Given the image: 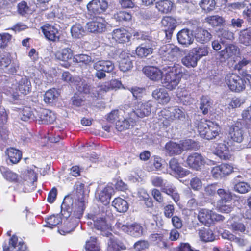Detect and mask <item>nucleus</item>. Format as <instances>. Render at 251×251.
I'll return each mask as SVG.
<instances>
[{"instance_id":"nucleus-55","label":"nucleus","mask_w":251,"mask_h":251,"mask_svg":"<svg viewBox=\"0 0 251 251\" xmlns=\"http://www.w3.org/2000/svg\"><path fill=\"white\" fill-rule=\"evenodd\" d=\"M205 20L206 22L212 26L221 25L224 22L223 18L219 15L209 16L206 18Z\"/></svg>"},{"instance_id":"nucleus-52","label":"nucleus","mask_w":251,"mask_h":251,"mask_svg":"<svg viewBox=\"0 0 251 251\" xmlns=\"http://www.w3.org/2000/svg\"><path fill=\"white\" fill-rule=\"evenodd\" d=\"M85 249L86 251H100V248L96 237H91L90 240L86 242Z\"/></svg>"},{"instance_id":"nucleus-28","label":"nucleus","mask_w":251,"mask_h":251,"mask_svg":"<svg viewBox=\"0 0 251 251\" xmlns=\"http://www.w3.org/2000/svg\"><path fill=\"white\" fill-rule=\"evenodd\" d=\"M73 57V51L69 48L62 49L61 51L55 53L56 59L64 62L62 64L63 66L67 67L70 65L68 61L71 60Z\"/></svg>"},{"instance_id":"nucleus-20","label":"nucleus","mask_w":251,"mask_h":251,"mask_svg":"<svg viewBox=\"0 0 251 251\" xmlns=\"http://www.w3.org/2000/svg\"><path fill=\"white\" fill-rule=\"evenodd\" d=\"M156 46V42L151 41L149 42H144L137 47L136 54L140 57H145L152 53L153 48Z\"/></svg>"},{"instance_id":"nucleus-35","label":"nucleus","mask_w":251,"mask_h":251,"mask_svg":"<svg viewBox=\"0 0 251 251\" xmlns=\"http://www.w3.org/2000/svg\"><path fill=\"white\" fill-rule=\"evenodd\" d=\"M162 24L167 27V28L164 29V32L166 38L170 39L176 27L174 20L170 17H166L162 20Z\"/></svg>"},{"instance_id":"nucleus-48","label":"nucleus","mask_w":251,"mask_h":251,"mask_svg":"<svg viewBox=\"0 0 251 251\" xmlns=\"http://www.w3.org/2000/svg\"><path fill=\"white\" fill-rule=\"evenodd\" d=\"M7 154L10 162L13 164L17 163L22 158L21 151L14 148L8 150Z\"/></svg>"},{"instance_id":"nucleus-6","label":"nucleus","mask_w":251,"mask_h":251,"mask_svg":"<svg viewBox=\"0 0 251 251\" xmlns=\"http://www.w3.org/2000/svg\"><path fill=\"white\" fill-rule=\"evenodd\" d=\"M106 25L104 18L96 16L92 21L87 23L86 28L88 31L91 33H102L106 30Z\"/></svg>"},{"instance_id":"nucleus-2","label":"nucleus","mask_w":251,"mask_h":251,"mask_svg":"<svg viewBox=\"0 0 251 251\" xmlns=\"http://www.w3.org/2000/svg\"><path fill=\"white\" fill-rule=\"evenodd\" d=\"M164 72L162 83L169 90L175 89L179 84L182 75V68L179 64L165 66L162 68Z\"/></svg>"},{"instance_id":"nucleus-11","label":"nucleus","mask_w":251,"mask_h":251,"mask_svg":"<svg viewBox=\"0 0 251 251\" xmlns=\"http://www.w3.org/2000/svg\"><path fill=\"white\" fill-rule=\"evenodd\" d=\"M218 216L212 211L207 209H201L198 213L199 221L207 226H210L214 221L217 220Z\"/></svg>"},{"instance_id":"nucleus-40","label":"nucleus","mask_w":251,"mask_h":251,"mask_svg":"<svg viewBox=\"0 0 251 251\" xmlns=\"http://www.w3.org/2000/svg\"><path fill=\"white\" fill-rule=\"evenodd\" d=\"M31 83L26 77L22 78L19 81L18 89L21 94L24 95L28 94L31 91Z\"/></svg>"},{"instance_id":"nucleus-18","label":"nucleus","mask_w":251,"mask_h":251,"mask_svg":"<svg viewBox=\"0 0 251 251\" xmlns=\"http://www.w3.org/2000/svg\"><path fill=\"white\" fill-rule=\"evenodd\" d=\"M238 52V49L237 46L229 44L216 54V58L220 59L221 62L225 61L226 59L236 56Z\"/></svg>"},{"instance_id":"nucleus-49","label":"nucleus","mask_w":251,"mask_h":251,"mask_svg":"<svg viewBox=\"0 0 251 251\" xmlns=\"http://www.w3.org/2000/svg\"><path fill=\"white\" fill-rule=\"evenodd\" d=\"M198 60H200L203 56L208 55L209 53V48L206 46H201L194 48L191 50Z\"/></svg>"},{"instance_id":"nucleus-34","label":"nucleus","mask_w":251,"mask_h":251,"mask_svg":"<svg viewBox=\"0 0 251 251\" xmlns=\"http://www.w3.org/2000/svg\"><path fill=\"white\" fill-rule=\"evenodd\" d=\"M166 152L170 155L180 154L182 151L180 144L170 141L166 143L165 147Z\"/></svg>"},{"instance_id":"nucleus-17","label":"nucleus","mask_w":251,"mask_h":251,"mask_svg":"<svg viewBox=\"0 0 251 251\" xmlns=\"http://www.w3.org/2000/svg\"><path fill=\"white\" fill-rule=\"evenodd\" d=\"M93 220L95 228L100 231L102 236L106 237L112 236V233L109 230V226L104 218L96 216L94 217Z\"/></svg>"},{"instance_id":"nucleus-10","label":"nucleus","mask_w":251,"mask_h":251,"mask_svg":"<svg viewBox=\"0 0 251 251\" xmlns=\"http://www.w3.org/2000/svg\"><path fill=\"white\" fill-rule=\"evenodd\" d=\"M3 251H29L26 245L22 241H18L17 236L13 235L9 239V244L3 245Z\"/></svg>"},{"instance_id":"nucleus-7","label":"nucleus","mask_w":251,"mask_h":251,"mask_svg":"<svg viewBox=\"0 0 251 251\" xmlns=\"http://www.w3.org/2000/svg\"><path fill=\"white\" fill-rule=\"evenodd\" d=\"M118 226L121 230L134 237H140L144 235L143 227L137 223L126 225L119 223Z\"/></svg>"},{"instance_id":"nucleus-26","label":"nucleus","mask_w":251,"mask_h":251,"mask_svg":"<svg viewBox=\"0 0 251 251\" xmlns=\"http://www.w3.org/2000/svg\"><path fill=\"white\" fill-rule=\"evenodd\" d=\"M193 34L196 41L201 44L208 42L212 37L210 32L202 28H198L194 31Z\"/></svg>"},{"instance_id":"nucleus-47","label":"nucleus","mask_w":251,"mask_h":251,"mask_svg":"<svg viewBox=\"0 0 251 251\" xmlns=\"http://www.w3.org/2000/svg\"><path fill=\"white\" fill-rule=\"evenodd\" d=\"M155 6L161 12L168 13L172 10V3L168 0H160L156 2Z\"/></svg>"},{"instance_id":"nucleus-5","label":"nucleus","mask_w":251,"mask_h":251,"mask_svg":"<svg viewBox=\"0 0 251 251\" xmlns=\"http://www.w3.org/2000/svg\"><path fill=\"white\" fill-rule=\"evenodd\" d=\"M225 81L228 87L232 91L239 92L245 88L244 81L235 74H227L225 77Z\"/></svg>"},{"instance_id":"nucleus-14","label":"nucleus","mask_w":251,"mask_h":251,"mask_svg":"<svg viewBox=\"0 0 251 251\" xmlns=\"http://www.w3.org/2000/svg\"><path fill=\"white\" fill-rule=\"evenodd\" d=\"M193 37V32L188 28L182 29L177 34L178 43L185 47H188L192 44L194 41Z\"/></svg>"},{"instance_id":"nucleus-12","label":"nucleus","mask_w":251,"mask_h":251,"mask_svg":"<svg viewBox=\"0 0 251 251\" xmlns=\"http://www.w3.org/2000/svg\"><path fill=\"white\" fill-rule=\"evenodd\" d=\"M186 163L190 168L199 170L204 166L205 161L204 158L201 154L195 152L188 156Z\"/></svg>"},{"instance_id":"nucleus-24","label":"nucleus","mask_w":251,"mask_h":251,"mask_svg":"<svg viewBox=\"0 0 251 251\" xmlns=\"http://www.w3.org/2000/svg\"><path fill=\"white\" fill-rule=\"evenodd\" d=\"M143 72L145 75L150 79L156 81L162 78L164 74L163 70L161 71L158 68L153 66L144 67Z\"/></svg>"},{"instance_id":"nucleus-31","label":"nucleus","mask_w":251,"mask_h":251,"mask_svg":"<svg viewBox=\"0 0 251 251\" xmlns=\"http://www.w3.org/2000/svg\"><path fill=\"white\" fill-rule=\"evenodd\" d=\"M162 192L171 196L176 203H177L180 199L179 194L177 193L176 188L172 184L166 182L162 188Z\"/></svg>"},{"instance_id":"nucleus-41","label":"nucleus","mask_w":251,"mask_h":251,"mask_svg":"<svg viewBox=\"0 0 251 251\" xmlns=\"http://www.w3.org/2000/svg\"><path fill=\"white\" fill-rule=\"evenodd\" d=\"M199 234L201 240L204 242H212L215 239L213 231L209 227L200 229Z\"/></svg>"},{"instance_id":"nucleus-33","label":"nucleus","mask_w":251,"mask_h":251,"mask_svg":"<svg viewBox=\"0 0 251 251\" xmlns=\"http://www.w3.org/2000/svg\"><path fill=\"white\" fill-rule=\"evenodd\" d=\"M75 84L77 90L81 93L89 94L91 91V85L85 80L79 77H75Z\"/></svg>"},{"instance_id":"nucleus-50","label":"nucleus","mask_w":251,"mask_h":251,"mask_svg":"<svg viewBox=\"0 0 251 251\" xmlns=\"http://www.w3.org/2000/svg\"><path fill=\"white\" fill-rule=\"evenodd\" d=\"M169 168L171 171L178 175H183L184 171L180 166L177 160L175 158H172L169 162Z\"/></svg>"},{"instance_id":"nucleus-13","label":"nucleus","mask_w":251,"mask_h":251,"mask_svg":"<svg viewBox=\"0 0 251 251\" xmlns=\"http://www.w3.org/2000/svg\"><path fill=\"white\" fill-rule=\"evenodd\" d=\"M114 194V190L112 186L107 185L100 191H97L96 193V198L104 205L109 203L112 195Z\"/></svg>"},{"instance_id":"nucleus-46","label":"nucleus","mask_w":251,"mask_h":251,"mask_svg":"<svg viewBox=\"0 0 251 251\" xmlns=\"http://www.w3.org/2000/svg\"><path fill=\"white\" fill-rule=\"evenodd\" d=\"M131 37H133V39L139 41H144L145 42H149L151 41H154L152 38L149 35L147 32L143 31H133L131 33Z\"/></svg>"},{"instance_id":"nucleus-22","label":"nucleus","mask_w":251,"mask_h":251,"mask_svg":"<svg viewBox=\"0 0 251 251\" xmlns=\"http://www.w3.org/2000/svg\"><path fill=\"white\" fill-rule=\"evenodd\" d=\"M41 30L46 39L56 42L59 40L58 30L54 26L47 24L41 27Z\"/></svg>"},{"instance_id":"nucleus-63","label":"nucleus","mask_w":251,"mask_h":251,"mask_svg":"<svg viewBox=\"0 0 251 251\" xmlns=\"http://www.w3.org/2000/svg\"><path fill=\"white\" fill-rule=\"evenodd\" d=\"M75 59L77 62H82L85 64H89L94 61L91 56L84 54L76 55Z\"/></svg>"},{"instance_id":"nucleus-61","label":"nucleus","mask_w":251,"mask_h":251,"mask_svg":"<svg viewBox=\"0 0 251 251\" xmlns=\"http://www.w3.org/2000/svg\"><path fill=\"white\" fill-rule=\"evenodd\" d=\"M11 39L12 36L8 33H0V49L7 47Z\"/></svg>"},{"instance_id":"nucleus-54","label":"nucleus","mask_w":251,"mask_h":251,"mask_svg":"<svg viewBox=\"0 0 251 251\" xmlns=\"http://www.w3.org/2000/svg\"><path fill=\"white\" fill-rule=\"evenodd\" d=\"M58 93L55 89H50L44 94V100L46 103H51L58 97Z\"/></svg>"},{"instance_id":"nucleus-30","label":"nucleus","mask_w":251,"mask_h":251,"mask_svg":"<svg viewBox=\"0 0 251 251\" xmlns=\"http://www.w3.org/2000/svg\"><path fill=\"white\" fill-rule=\"evenodd\" d=\"M134 122L131 118H126L122 116L116 122V128L119 131L129 129L132 126Z\"/></svg>"},{"instance_id":"nucleus-23","label":"nucleus","mask_w":251,"mask_h":251,"mask_svg":"<svg viewBox=\"0 0 251 251\" xmlns=\"http://www.w3.org/2000/svg\"><path fill=\"white\" fill-rule=\"evenodd\" d=\"M153 98L162 105L167 104L170 100V97L164 88H157L152 92Z\"/></svg>"},{"instance_id":"nucleus-44","label":"nucleus","mask_w":251,"mask_h":251,"mask_svg":"<svg viewBox=\"0 0 251 251\" xmlns=\"http://www.w3.org/2000/svg\"><path fill=\"white\" fill-rule=\"evenodd\" d=\"M212 105V101L207 96H202L200 100V109L204 115L207 114Z\"/></svg>"},{"instance_id":"nucleus-1","label":"nucleus","mask_w":251,"mask_h":251,"mask_svg":"<svg viewBox=\"0 0 251 251\" xmlns=\"http://www.w3.org/2000/svg\"><path fill=\"white\" fill-rule=\"evenodd\" d=\"M74 206L73 200L70 196H66L61 205V215L65 219L64 232L70 233L78 226L84 209Z\"/></svg>"},{"instance_id":"nucleus-51","label":"nucleus","mask_w":251,"mask_h":251,"mask_svg":"<svg viewBox=\"0 0 251 251\" xmlns=\"http://www.w3.org/2000/svg\"><path fill=\"white\" fill-rule=\"evenodd\" d=\"M72 36L75 38H81L85 33V30L81 25L76 24L71 29Z\"/></svg>"},{"instance_id":"nucleus-16","label":"nucleus","mask_w":251,"mask_h":251,"mask_svg":"<svg viewBox=\"0 0 251 251\" xmlns=\"http://www.w3.org/2000/svg\"><path fill=\"white\" fill-rule=\"evenodd\" d=\"M162 116L165 118L168 117L172 120H179L183 121L185 119L184 112L178 107H170L168 109H164L161 111Z\"/></svg>"},{"instance_id":"nucleus-4","label":"nucleus","mask_w":251,"mask_h":251,"mask_svg":"<svg viewBox=\"0 0 251 251\" xmlns=\"http://www.w3.org/2000/svg\"><path fill=\"white\" fill-rule=\"evenodd\" d=\"M180 51L179 48L174 44H168L163 45L160 48L158 54L162 60L173 61L176 60Z\"/></svg>"},{"instance_id":"nucleus-64","label":"nucleus","mask_w":251,"mask_h":251,"mask_svg":"<svg viewBox=\"0 0 251 251\" xmlns=\"http://www.w3.org/2000/svg\"><path fill=\"white\" fill-rule=\"evenodd\" d=\"M242 116L243 121L241 122L243 125L245 126L246 123H251L250 122L251 121V106L243 111Z\"/></svg>"},{"instance_id":"nucleus-53","label":"nucleus","mask_w":251,"mask_h":251,"mask_svg":"<svg viewBox=\"0 0 251 251\" xmlns=\"http://www.w3.org/2000/svg\"><path fill=\"white\" fill-rule=\"evenodd\" d=\"M62 221V219L59 214L53 215L47 219V225L45 226L53 228L54 227L59 224Z\"/></svg>"},{"instance_id":"nucleus-62","label":"nucleus","mask_w":251,"mask_h":251,"mask_svg":"<svg viewBox=\"0 0 251 251\" xmlns=\"http://www.w3.org/2000/svg\"><path fill=\"white\" fill-rule=\"evenodd\" d=\"M2 173L4 177L7 180L15 182H19L20 177L10 170H6L5 172Z\"/></svg>"},{"instance_id":"nucleus-60","label":"nucleus","mask_w":251,"mask_h":251,"mask_svg":"<svg viewBox=\"0 0 251 251\" xmlns=\"http://www.w3.org/2000/svg\"><path fill=\"white\" fill-rule=\"evenodd\" d=\"M217 192L221 199V201L220 203L228 202L232 200L231 194L228 191L223 189H218Z\"/></svg>"},{"instance_id":"nucleus-15","label":"nucleus","mask_w":251,"mask_h":251,"mask_svg":"<svg viewBox=\"0 0 251 251\" xmlns=\"http://www.w3.org/2000/svg\"><path fill=\"white\" fill-rule=\"evenodd\" d=\"M154 104L152 100H149L146 102H138L135 106L134 113L138 117L143 118L148 116L151 112V108Z\"/></svg>"},{"instance_id":"nucleus-38","label":"nucleus","mask_w":251,"mask_h":251,"mask_svg":"<svg viewBox=\"0 0 251 251\" xmlns=\"http://www.w3.org/2000/svg\"><path fill=\"white\" fill-rule=\"evenodd\" d=\"M112 206L119 212H125L129 207L127 202L120 197H117L113 200Z\"/></svg>"},{"instance_id":"nucleus-45","label":"nucleus","mask_w":251,"mask_h":251,"mask_svg":"<svg viewBox=\"0 0 251 251\" xmlns=\"http://www.w3.org/2000/svg\"><path fill=\"white\" fill-rule=\"evenodd\" d=\"M199 5L205 13H209L215 9L216 2L215 0H201Z\"/></svg>"},{"instance_id":"nucleus-43","label":"nucleus","mask_w":251,"mask_h":251,"mask_svg":"<svg viewBox=\"0 0 251 251\" xmlns=\"http://www.w3.org/2000/svg\"><path fill=\"white\" fill-rule=\"evenodd\" d=\"M113 18L119 23L129 22L132 19L130 13L126 11H119L113 15Z\"/></svg>"},{"instance_id":"nucleus-32","label":"nucleus","mask_w":251,"mask_h":251,"mask_svg":"<svg viewBox=\"0 0 251 251\" xmlns=\"http://www.w3.org/2000/svg\"><path fill=\"white\" fill-rule=\"evenodd\" d=\"M95 70H102L105 72H112L115 66L114 63L110 60H100L95 62L93 65Z\"/></svg>"},{"instance_id":"nucleus-21","label":"nucleus","mask_w":251,"mask_h":251,"mask_svg":"<svg viewBox=\"0 0 251 251\" xmlns=\"http://www.w3.org/2000/svg\"><path fill=\"white\" fill-rule=\"evenodd\" d=\"M112 37L119 43L125 44L130 42L131 35L124 28H117L113 31Z\"/></svg>"},{"instance_id":"nucleus-58","label":"nucleus","mask_w":251,"mask_h":251,"mask_svg":"<svg viewBox=\"0 0 251 251\" xmlns=\"http://www.w3.org/2000/svg\"><path fill=\"white\" fill-rule=\"evenodd\" d=\"M150 247V243L145 240H140L136 242L133 248L135 251H144Z\"/></svg>"},{"instance_id":"nucleus-25","label":"nucleus","mask_w":251,"mask_h":251,"mask_svg":"<svg viewBox=\"0 0 251 251\" xmlns=\"http://www.w3.org/2000/svg\"><path fill=\"white\" fill-rule=\"evenodd\" d=\"M119 68L123 72L130 70L133 66L129 54L125 51H122L119 54Z\"/></svg>"},{"instance_id":"nucleus-57","label":"nucleus","mask_w":251,"mask_h":251,"mask_svg":"<svg viewBox=\"0 0 251 251\" xmlns=\"http://www.w3.org/2000/svg\"><path fill=\"white\" fill-rule=\"evenodd\" d=\"M183 150H196L198 148V144L191 139H187L181 141L180 143Z\"/></svg>"},{"instance_id":"nucleus-8","label":"nucleus","mask_w":251,"mask_h":251,"mask_svg":"<svg viewBox=\"0 0 251 251\" xmlns=\"http://www.w3.org/2000/svg\"><path fill=\"white\" fill-rule=\"evenodd\" d=\"M90 14L97 15L102 13L108 7V2L105 0H92L87 5Z\"/></svg>"},{"instance_id":"nucleus-3","label":"nucleus","mask_w":251,"mask_h":251,"mask_svg":"<svg viewBox=\"0 0 251 251\" xmlns=\"http://www.w3.org/2000/svg\"><path fill=\"white\" fill-rule=\"evenodd\" d=\"M195 123L201 137L212 140L219 136L220 128L217 124L205 119L197 120Z\"/></svg>"},{"instance_id":"nucleus-9","label":"nucleus","mask_w":251,"mask_h":251,"mask_svg":"<svg viewBox=\"0 0 251 251\" xmlns=\"http://www.w3.org/2000/svg\"><path fill=\"white\" fill-rule=\"evenodd\" d=\"M243 126L241 122L237 121L230 127L229 135L234 142L240 143L243 141L244 132L243 130Z\"/></svg>"},{"instance_id":"nucleus-56","label":"nucleus","mask_w":251,"mask_h":251,"mask_svg":"<svg viewBox=\"0 0 251 251\" xmlns=\"http://www.w3.org/2000/svg\"><path fill=\"white\" fill-rule=\"evenodd\" d=\"M21 119L24 121H27L30 119H34V114L30 107L24 108L19 113Z\"/></svg>"},{"instance_id":"nucleus-42","label":"nucleus","mask_w":251,"mask_h":251,"mask_svg":"<svg viewBox=\"0 0 251 251\" xmlns=\"http://www.w3.org/2000/svg\"><path fill=\"white\" fill-rule=\"evenodd\" d=\"M149 239L160 248H167L168 245L163 240V235L159 233H153L150 235Z\"/></svg>"},{"instance_id":"nucleus-27","label":"nucleus","mask_w":251,"mask_h":251,"mask_svg":"<svg viewBox=\"0 0 251 251\" xmlns=\"http://www.w3.org/2000/svg\"><path fill=\"white\" fill-rule=\"evenodd\" d=\"M38 116L39 121L45 124H51L56 119L55 115L52 112L46 109H41L38 111Z\"/></svg>"},{"instance_id":"nucleus-39","label":"nucleus","mask_w":251,"mask_h":251,"mask_svg":"<svg viewBox=\"0 0 251 251\" xmlns=\"http://www.w3.org/2000/svg\"><path fill=\"white\" fill-rule=\"evenodd\" d=\"M251 187L250 185L246 182L235 179V183L234 185L233 190L240 194H246L249 192Z\"/></svg>"},{"instance_id":"nucleus-59","label":"nucleus","mask_w":251,"mask_h":251,"mask_svg":"<svg viewBox=\"0 0 251 251\" xmlns=\"http://www.w3.org/2000/svg\"><path fill=\"white\" fill-rule=\"evenodd\" d=\"M123 113L124 111L122 110H112L107 115L106 120L110 123H113L119 120L123 114Z\"/></svg>"},{"instance_id":"nucleus-19","label":"nucleus","mask_w":251,"mask_h":251,"mask_svg":"<svg viewBox=\"0 0 251 251\" xmlns=\"http://www.w3.org/2000/svg\"><path fill=\"white\" fill-rule=\"evenodd\" d=\"M84 185L81 183H76L75 185V189L76 191V197H75V202L73 200L74 206L77 207H80L82 206V208L85 209V199L84 195ZM73 199L72 198H71Z\"/></svg>"},{"instance_id":"nucleus-36","label":"nucleus","mask_w":251,"mask_h":251,"mask_svg":"<svg viewBox=\"0 0 251 251\" xmlns=\"http://www.w3.org/2000/svg\"><path fill=\"white\" fill-rule=\"evenodd\" d=\"M239 42L246 46L251 44V28L242 30L239 33Z\"/></svg>"},{"instance_id":"nucleus-29","label":"nucleus","mask_w":251,"mask_h":251,"mask_svg":"<svg viewBox=\"0 0 251 251\" xmlns=\"http://www.w3.org/2000/svg\"><path fill=\"white\" fill-rule=\"evenodd\" d=\"M228 146V143H226L225 141L219 143L216 147L215 154L222 159H229L230 155Z\"/></svg>"},{"instance_id":"nucleus-37","label":"nucleus","mask_w":251,"mask_h":251,"mask_svg":"<svg viewBox=\"0 0 251 251\" xmlns=\"http://www.w3.org/2000/svg\"><path fill=\"white\" fill-rule=\"evenodd\" d=\"M198 60L191 50L182 58V63L187 67H195L197 66Z\"/></svg>"}]
</instances>
